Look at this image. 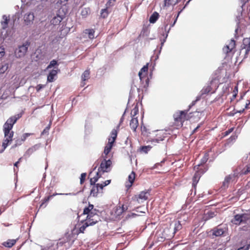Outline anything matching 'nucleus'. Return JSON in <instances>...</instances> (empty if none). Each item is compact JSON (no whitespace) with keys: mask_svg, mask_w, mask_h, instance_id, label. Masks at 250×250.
Masks as SVG:
<instances>
[{"mask_svg":"<svg viewBox=\"0 0 250 250\" xmlns=\"http://www.w3.org/2000/svg\"><path fill=\"white\" fill-rule=\"evenodd\" d=\"M225 230V229H223L220 226H218L212 229V234L217 237L221 236L224 234Z\"/></svg>","mask_w":250,"mask_h":250,"instance_id":"16","label":"nucleus"},{"mask_svg":"<svg viewBox=\"0 0 250 250\" xmlns=\"http://www.w3.org/2000/svg\"><path fill=\"white\" fill-rule=\"evenodd\" d=\"M250 104V101L249 100H247L246 103L245 108L247 109L249 108V105Z\"/></svg>","mask_w":250,"mask_h":250,"instance_id":"63","label":"nucleus"},{"mask_svg":"<svg viewBox=\"0 0 250 250\" xmlns=\"http://www.w3.org/2000/svg\"><path fill=\"white\" fill-rule=\"evenodd\" d=\"M181 12H182V10H180L178 12L177 15L176 16V17L175 18V19L174 21L170 24V26L169 28L168 29H167V31H165L166 33H165V36H164V39H162L161 38H160L161 47H160V50L159 51V54H160L161 53L162 47L164 45V43L166 41V40H167V36H168V33L169 32V31H170L171 28L173 27L174 26V25L175 24V23H176V22L177 21V19H178L180 14L181 13Z\"/></svg>","mask_w":250,"mask_h":250,"instance_id":"6","label":"nucleus"},{"mask_svg":"<svg viewBox=\"0 0 250 250\" xmlns=\"http://www.w3.org/2000/svg\"><path fill=\"white\" fill-rule=\"evenodd\" d=\"M208 157H209L208 154V153H206L204 154L203 157L201 159L200 163L198 164L196 166H195L194 168H195L196 167H197V168H198L200 166L205 164L207 162L208 160Z\"/></svg>","mask_w":250,"mask_h":250,"instance_id":"34","label":"nucleus"},{"mask_svg":"<svg viewBox=\"0 0 250 250\" xmlns=\"http://www.w3.org/2000/svg\"><path fill=\"white\" fill-rule=\"evenodd\" d=\"M117 136V131L116 129H113L111 133L110 137L108 138V142L113 144Z\"/></svg>","mask_w":250,"mask_h":250,"instance_id":"21","label":"nucleus"},{"mask_svg":"<svg viewBox=\"0 0 250 250\" xmlns=\"http://www.w3.org/2000/svg\"><path fill=\"white\" fill-rule=\"evenodd\" d=\"M34 20V15L32 12L25 14L24 16V20L26 24L29 25L33 22Z\"/></svg>","mask_w":250,"mask_h":250,"instance_id":"12","label":"nucleus"},{"mask_svg":"<svg viewBox=\"0 0 250 250\" xmlns=\"http://www.w3.org/2000/svg\"><path fill=\"white\" fill-rule=\"evenodd\" d=\"M86 176V173H82L81 174V177H80V184H83V182H84Z\"/></svg>","mask_w":250,"mask_h":250,"instance_id":"51","label":"nucleus"},{"mask_svg":"<svg viewBox=\"0 0 250 250\" xmlns=\"http://www.w3.org/2000/svg\"><path fill=\"white\" fill-rule=\"evenodd\" d=\"M75 194H76L75 193H54V194H52L51 195H49L47 197H45L43 199V200L42 203L41 204L40 207H41L45 203L48 202L51 198H52L53 197H54V196H56L57 195H75Z\"/></svg>","mask_w":250,"mask_h":250,"instance_id":"17","label":"nucleus"},{"mask_svg":"<svg viewBox=\"0 0 250 250\" xmlns=\"http://www.w3.org/2000/svg\"><path fill=\"white\" fill-rule=\"evenodd\" d=\"M138 126V120L137 118H132L130 122V126L131 128L134 131H136Z\"/></svg>","mask_w":250,"mask_h":250,"instance_id":"22","label":"nucleus"},{"mask_svg":"<svg viewBox=\"0 0 250 250\" xmlns=\"http://www.w3.org/2000/svg\"><path fill=\"white\" fill-rule=\"evenodd\" d=\"M183 224L182 223V221H176L174 223V227L172 228V234L170 237H173L175 234L182 229Z\"/></svg>","mask_w":250,"mask_h":250,"instance_id":"10","label":"nucleus"},{"mask_svg":"<svg viewBox=\"0 0 250 250\" xmlns=\"http://www.w3.org/2000/svg\"><path fill=\"white\" fill-rule=\"evenodd\" d=\"M138 215V214L135 213L130 212L127 215L126 218H134Z\"/></svg>","mask_w":250,"mask_h":250,"instance_id":"53","label":"nucleus"},{"mask_svg":"<svg viewBox=\"0 0 250 250\" xmlns=\"http://www.w3.org/2000/svg\"><path fill=\"white\" fill-rule=\"evenodd\" d=\"M94 208V206L92 204H90L89 203V206L87 207H85L83 209V215H87V216H88L90 214V213L91 211V210Z\"/></svg>","mask_w":250,"mask_h":250,"instance_id":"32","label":"nucleus"},{"mask_svg":"<svg viewBox=\"0 0 250 250\" xmlns=\"http://www.w3.org/2000/svg\"><path fill=\"white\" fill-rule=\"evenodd\" d=\"M101 17L104 19L106 18L108 15L107 8L102 9L101 11Z\"/></svg>","mask_w":250,"mask_h":250,"instance_id":"40","label":"nucleus"},{"mask_svg":"<svg viewBox=\"0 0 250 250\" xmlns=\"http://www.w3.org/2000/svg\"><path fill=\"white\" fill-rule=\"evenodd\" d=\"M148 70V66L147 65H144L141 69L140 71L139 72V76L140 78V79H141V74L142 72H147Z\"/></svg>","mask_w":250,"mask_h":250,"instance_id":"48","label":"nucleus"},{"mask_svg":"<svg viewBox=\"0 0 250 250\" xmlns=\"http://www.w3.org/2000/svg\"><path fill=\"white\" fill-rule=\"evenodd\" d=\"M8 68V64L5 63L0 67V74L4 73Z\"/></svg>","mask_w":250,"mask_h":250,"instance_id":"45","label":"nucleus"},{"mask_svg":"<svg viewBox=\"0 0 250 250\" xmlns=\"http://www.w3.org/2000/svg\"><path fill=\"white\" fill-rule=\"evenodd\" d=\"M60 71V70L58 68L57 69H53L51 70L47 76V82H53L54 81L55 77H56L58 73Z\"/></svg>","mask_w":250,"mask_h":250,"instance_id":"13","label":"nucleus"},{"mask_svg":"<svg viewBox=\"0 0 250 250\" xmlns=\"http://www.w3.org/2000/svg\"><path fill=\"white\" fill-rule=\"evenodd\" d=\"M232 178V177L230 175L226 177L224 181L223 182L222 188H223V189H226L229 187V184Z\"/></svg>","mask_w":250,"mask_h":250,"instance_id":"27","label":"nucleus"},{"mask_svg":"<svg viewBox=\"0 0 250 250\" xmlns=\"http://www.w3.org/2000/svg\"><path fill=\"white\" fill-rule=\"evenodd\" d=\"M96 224V221L91 222L90 220L86 219V222H84L83 225L79 228V232L83 233L85 229L90 226H93Z\"/></svg>","mask_w":250,"mask_h":250,"instance_id":"15","label":"nucleus"},{"mask_svg":"<svg viewBox=\"0 0 250 250\" xmlns=\"http://www.w3.org/2000/svg\"><path fill=\"white\" fill-rule=\"evenodd\" d=\"M250 219V213L237 214L234 216L233 218L231 220V222L235 225H240L247 224L248 221Z\"/></svg>","mask_w":250,"mask_h":250,"instance_id":"3","label":"nucleus"},{"mask_svg":"<svg viewBox=\"0 0 250 250\" xmlns=\"http://www.w3.org/2000/svg\"><path fill=\"white\" fill-rule=\"evenodd\" d=\"M96 185L99 188V190H102L104 187H105V186H104V184H97Z\"/></svg>","mask_w":250,"mask_h":250,"instance_id":"60","label":"nucleus"},{"mask_svg":"<svg viewBox=\"0 0 250 250\" xmlns=\"http://www.w3.org/2000/svg\"><path fill=\"white\" fill-rule=\"evenodd\" d=\"M5 54L4 48L0 47V58H2Z\"/></svg>","mask_w":250,"mask_h":250,"instance_id":"56","label":"nucleus"},{"mask_svg":"<svg viewBox=\"0 0 250 250\" xmlns=\"http://www.w3.org/2000/svg\"><path fill=\"white\" fill-rule=\"evenodd\" d=\"M243 49H245V55L244 58L247 57V55L250 50V38H244L243 41Z\"/></svg>","mask_w":250,"mask_h":250,"instance_id":"9","label":"nucleus"},{"mask_svg":"<svg viewBox=\"0 0 250 250\" xmlns=\"http://www.w3.org/2000/svg\"><path fill=\"white\" fill-rule=\"evenodd\" d=\"M50 129V126L49 125H48V126H46L44 129L43 130L42 132V133H41V135H43L44 134H46V133H48V131Z\"/></svg>","mask_w":250,"mask_h":250,"instance_id":"54","label":"nucleus"},{"mask_svg":"<svg viewBox=\"0 0 250 250\" xmlns=\"http://www.w3.org/2000/svg\"><path fill=\"white\" fill-rule=\"evenodd\" d=\"M101 177V174H100V172L97 171L96 175L93 178L90 179V183L91 185H96V183L98 181V179Z\"/></svg>","mask_w":250,"mask_h":250,"instance_id":"31","label":"nucleus"},{"mask_svg":"<svg viewBox=\"0 0 250 250\" xmlns=\"http://www.w3.org/2000/svg\"><path fill=\"white\" fill-rule=\"evenodd\" d=\"M135 86H131L130 90V92H129V98H128V101L127 104L130 102L131 99L134 98L133 92L135 91Z\"/></svg>","mask_w":250,"mask_h":250,"instance_id":"41","label":"nucleus"},{"mask_svg":"<svg viewBox=\"0 0 250 250\" xmlns=\"http://www.w3.org/2000/svg\"><path fill=\"white\" fill-rule=\"evenodd\" d=\"M63 19V16H61L59 14H57L56 16H55L51 20V23L52 24L54 25H57L60 24L61 21Z\"/></svg>","mask_w":250,"mask_h":250,"instance_id":"18","label":"nucleus"},{"mask_svg":"<svg viewBox=\"0 0 250 250\" xmlns=\"http://www.w3.org/2000/svg\"><path fill=\"white\" fill-rule=\"evenodd\" d=\"M110 182H111L110 180H106L105 182H104L103 183L104 186H106L108 185L110 183Z\"/></svg>","mask_w":250,"mask_h":250,"instance_id":"61","label":"nucleus"},{"mask_svg":"<svg viewBox=\"0 0 250 250\" xmlns=\"http://www.w3.org/2000/svg\"><path fill=\"white\" fill-rule=\"evenodd\" d=\"M180 0H165L164 5L165 6L169 7L170 5H175L180 2Z\"/></svg>","mask_w":250,"mask_h":250,"instance_id":"28","label":"nucleus"},{"mask_svg":"<svg viewBox=\"0 0 250 250\" xmlns=\"http://www.w3.org/2000/svg\"><path fill=\"white\" fill-rule=\"evenodd\" d=\"M126 110V109H125V110L124 112L123 115H122V117L120 119V124H121L123 122V121L124 120V115H125V113Z\"/></svg>","mask_w":250,"mask_h":250,"instance_id":"62","label":"nucleus"},{"mask_svg":"<svg viewBox=\"0 0 250 250\" xmlns=\"http://www.w3.org/2000/svg\"><path fill=\"white\" fill-rule=\"evenodd\" d=\"M98 212H99V210L96 208H93L91 210L90 214L86 216V220H90L91 222H94V221H96L97 223L100 220L99 216L97 214Z\"/></svg>","mask_w":250,"mask_h":250,"instance_id":"7","label":"nucleus"},{"mask_svg":"<svg viewBox=\"0 0 250 250\" xmlns=\"http://www.w3.org/2000/svg\"><path fill=\"white\" fill-rule=\"evenodd\" d=\"M200 125H198L196 128H195L192 131V133L193 134L194 133L196 132L197 130V129L200 127Z\"/></svg>","mask_w":250,"mask_h":250,"instance_id":"64","label":"nucleus"},{"mask_svg":"<svg viewBox=\"0 0 250 250\" xmlns=\"http://www.w3.org/2000/svg\"><path fill=\"white\" fill-rule=\"evenodd\" d=\"M113 144L108 142V145L104 147V153L107 155L111 151Z\"/></svg>","mask_w":250,"mask_h":250,"instance_id":"39","label":"nucleus"},{"mask_svg":"<svg viewBox=\"0 0 250 250\" xmlns=\"http://www.w3.org/2000/svg\"><path fill=\"white\" fill-rule=\"evenodd\" d=\"M149 34V31L147 28H144L141 31L140 36H148Z\"/></svg>","mask_w":250,"mask_h":250,"instance_id":"46","label":"nucleus"},{"mask_svg":"<svg viewBox=\"0 0 250 250\" xmlns=\"http://www.w3.org/2000/svg\"><path fill=\"white\" fill-rule=\"evenodd\" d=\"M16 242L15 239H9L7 241L4 242L3 245L7 248L12 247Z\"/></svg>","mask_w":250,"mask_h":250,"instance_id":"36","label":"nucleus"},{"mask_svg":"<svg viewBox=\"0 0 250 250\" xmlns=\"http://www.w3.org/2000/svg\"><path fill=\"white\" fill-rule=\"evenodd\" d=\"M112 165V161L110 159L106 160L104 158L102 161L100 167L98 168V172H108L111 170V167Z\"/></svg>","mask_w":250,"mask_h":250,"instance_id":"5","label":"nucleus"},{"mask_svg":"<svg viewBox=\"0 0 250 250\" xmlns=\"http://www.w3.org/2000/svg\"><path fill=\"white\" fill-rule=\"evenodd\" d=\"M138 112L139 108L137 104H136L131 111V115L132 116V118H134V117L138 113Z\"/></svg>","mask_w":250,"mask_h":250,"instance_id":"42","label":"nucleus"},{"mask_svg":"<svg viewBox=\"0 0 250 250\" xmlns=\"http://www.w3.org/2000/svg\"><path fill=\"white\" fill-rule=\"evenodd\" d=\"M200 179V176L199 175V174L197 173H196L193 177V183H192V187L195 188L199 180Z\"/></svg>","mask_w":250,"mask_h":250,"instance_id":"38","label":"nucleus"},{"mask_svg":"<svg viewBox=\"0 0 250 250\" xmlns=\"http://www.w3.org/2000/svg\"><path fill=\"white\" fill-rule=\"evenodd\" d=\"M233 130V128H229L228 130L226 131L225 132V136H227L228 135L229 133H230Z\"/></svg>","mask_w":250,"mask_h":250,"instance_id":"59","label":"nucleus"},{"mask_svg":"<svg viewBox=\"0 0 250 250\" xmlns=\"http://www.w3.org/2000/svg\"><path fill=\"white\" fill-rule=\"evenodd\" d=\"M31 135H32L31 133H25L22 135V136L21 137V141L23 142L25 141V140L27 139V137L30 136Z\"/></svg>","mask_w":250,"mask_h":250,"instance_id":"49","label":"nucleus"},{"mask_svg":"<svg viewBox=\"0 0 250 250\" xmlns=\"http://www.w3.org/2000/svg\"><path fill=\"white\" fill-rule=\"evenodd\" d=\"M30 45V42L29 41H26L22 44L19 45L15 50V56L18 58L24 57Z\"/></svg>","mask_w":250,"mask_h":250,"instance_id":"4","label":"nucleus"},{"mask_svg":"<svg viewBox=\"0 0 250 250\" xmlns=\"http://www.w3.org/2000/svg\"><path fill=\"white\" fill-rule=\"evenodd\" d=\"M41 147V144H37L32 147L29 148L25 152L24 154V156L25 157H29L33 153H34L35 151H37V150L39 149V148Z\"/></svg>","mask_w":250,"mask_h":250,"instance_id":"11","label":"nucleus"},{"mask_svg":"<svg viewBox=\"0 0 250 250\" xmlns=\"http://www.w3.org/2000/svg\"><path fill=\"white\" fill-rule=\"evenodd\" d=\"M150 195L149 190L142 191L139 194L135 195V198L138 200L139 199L143 201L146 200L148 198V196Z\"/></svg>","mask_w":250,"mask_h":250,"instance_id":"14","label":"nucleus"},{"mask_svg":"<svg viewBox=\"0 0 250 250\" xmlns=\"http://www.w3.org/2000/svg\"><path fill=\"white\" fill-rule=\"evenodd\" d=\"M172 18L171 15H167L165 17V19L164 21V25L163 27L161 28V30L162 32H160V34L162 36H165V31H166L167 30V28L168 26V25L170 23L171 19Z\"/></svg>","mask_w":250,"mask_h":250,"instance_id":"8","label":"nucleus"},{"mask_svg":"<svg viewBox=\"0 0 250 250\" xmlns=\"http://www.w3.org/2000/svg\"><path fill=\"white\" fill-rule=\"evenodd\" d=\"M135 178V173L134 171H132V172L128 175V180L130 183L129 185H126V187L127 188H129L131 187L132 184L133 183Z\"/></svg>","mask_w":250,"mask_h":250,"instance_id":"26","label":"nucleus"},{"mask_svg":"<svg viewBox=\"0 0 250 250\" xmlns=\"http://www.w3.org/2000/svg\"><path fill=\"white\" fill-rule=\"evenodd\" d=\"M212 87L210 84L206 86H204L201 90L199 96H201V98H204L205 95L208 94L211 90Z\"/></svg>","mask_w":250,"mask_h":250,"instance_id":"19","label":"nucleus"},{"mask_svg":"<svg viewBox=\"0 0 250 250\" xmlns=\"http://www.w3.org/2000/svg\"><path fill=\"white\" fill-rule=\"evenodd\" d=\"M2 19H3L4 21H1V24L2 25V29H5L7 27L8 23L9 21V18L4 15H3Z\"/></svg>","mask_w":250,"mask_h":250,"instance_id":"30","label":"nucleus"},{"mask_svg":"<svg viewBox=\"0 0 250 250\" xmlns=\"http://www.w3.org/2000/svg\"><path fill=\"white\" fill-rule=\"evenodd\" d=\"M92 186L90 190V195L93 197H97L98 194L100 193L99 188L96 185H91Z\"/></svg>","mask_w":250,"mask_h":250,"instance_id":"24","label":"nucleus"},{"mask_svg":"<svg viewBox=\"0 0 250 250\" xmlns=\"http://www.w3.org/2000/svg\"><path fill=\"white\" fill-rule=\"evenodd\" d=\"M22 143V142L21 141V139H17L15 140V146H18L21 145Z\"/></svg>","mask_w":250,"mask_h":250,"instance_id":"55","label":"nucleus"},{"mask_svg":"<svg viewBox=\"0 0 250 250\" xmlns=\"http://www.w3.org/2000/svg\"><path fill=\"white\" fill-rule=\"evenodd\" d=\"M43 87V85L40 84L37 85L36 87V90L37 91H39L41 89H42Z\"/></svg>","mask_w":250,"mask_h":250,"instance_id":"58","label":"nucleus"},{"mask_svg":"<svg viewBox=\"0 0 250 250\" xmlns=\"http://www.w3.org/2000/svg\"><path fill=\"white\" fill-rule=\"evenodd\" d=\"M216 215V212L212 211H209L207 213L205 214L204 218L205 220H209Z\"/></svg>","mask_w":250,"mask_h":250,"instance_id":"35","label":"nucleus"},{"mask_svg":"<svg viewBox=\"0 0 250 250\" xmlns=\"http://www.w3.org/2000/svg\"><path fill=\"white\" fill-rule=\"evenodd\" d=\"M201 99V96L198 95L196 97L195 100H194L189 105L188 109L186 110L181 111L179 112L176 113L174 115V120L176 122H180L181 126L183 125V122L185 120H188V118L187 117V113L189 109L193 106H194L196 103Z\"/></svg>","mask_w":250,"mask_h":250,"instance_id":"2","label":"nucleus"},{"mask_svg":"<svg viewBox=\"0 0 250 250\" xmlns=\"http://www.w3.org/2000/svg\"><path fill=\"white\" fill-rule=\"evenodd\" d=\"M84 33L85 34H87L88 36V38L90 39H93L95 38V37H94L95 31L93 29H86L84 31Z\"/></svg>","mask_w":250,"mask_h":250,"instance_id":"29","label":"nucleus"},{"mask_svg":"<svg viewBox=\"0 0 250 250\" xmlns=\"http://www.w3.org/2000/svg\"><path fill=\"white\" fill-rule=\"evenodd\" d=\"M115 0H108L106 3V6L107 8L112 6L114 5Z\"/></svg>","mask_w":250,"mask_h":250,"instance_id":"52","label":"nucleus"},{"mask_svg":"<svg viewBox=\"0 0 250 250\" xmlns=\"http://www.w3.org/2000/svg\"><path fill=\"white\" fill-rule=\"evenodd\" d=\"M245 3H243L242 4V5L241 6V8H240V9L239 10H238V14L236 16V23H237V25H239V23H240V21L242 19V12H243V6H244L245 5Z\"/></svg>","mask_w":250,"mask_h":250,"instance_id":"23","label":"nucleus"},{"mask_svg":"<svg viewBox=\"0 0 250 250\" xmlns=\"http://www.w3.org/2000/svg\"><path fill=\"white\" fill-rule=\"evenodd\" d=\"M235 44V41L234 40H231L230 44L229 45H227L223 48V51L227 54L230 52L234 47Z\"/></svg>","mask_w":250,"mask_h":250,"instance_id":"20","label":"nucleus"},{"mask_svg":"<svg viewBox=\"0 0 250 250\" xmlns=\"http://www.w3.org/2000/svg\"><path fill=\"white\" fill-rule=\"evenodd\" d=\"M59 63L56 60H53L50 61L49 65L47 66L46 69H49L53 67H54V69H57L58 68Z\"/></svg>","mask_w":250,"mask_h":250,"instance_id":"33","label":"nucleus"},{"mask_svg":"<svg viewBox=\"0 0 250 250\" xmlns=\"http://www.w3.org/2000/svg\"><path fill=\"white\" fill-rule=\"evenodd\" d=\"M90 75V71L89 70H86L84 71L82 75V80L84 82L86 80H88L89 78Z\"/></svg>","mask_w":250,"mask_h":250,"instance_id":"37","label":"nucleus"},{"mask_svg":"<svg viewBox=\"0 0 250 250\" xmlns=\"http://www.w3.org/2000/svg\"><path fill=\"white\" fill-rule=\"evenodd\" d=\"M164 140V137H158V138H154V139H152V140H151V142L152 143V144H155V143H160L161 141H162Z\"/></svg>","mask_w":250,"mask_h":250,"instance_id":"47","label":"nucleus"},{"mask_svg":"<svg viewBox=\"0 0 250 250\" xmlns=\"http://www.w3.org/2000/svg\"><path fill=\"white\" fill-rule=\"evenodd\" d=\"M90 12V9L88 8H84L81 11V15L83 17H86Z\"/></svg>","mask_w":250,"mask_h":250,"instance_id":"43","label":"nucleus"},{"mask_svg":"<svg viewBox=\"0 0 250 250\" xmlns=\"http://www.w3.org/2000/svg\"><path fill=\"white\" fill-rule=\"evenodd\" d=\"M151 148L150 146H142L140 148V150L145 153H147Z\"/></svg>","mask_w":250,"mask_h":250,"instance_id":"44","label":"nucleus"},{"mask_svg":"<svg viewBox=\"0 0 250 250\" xmlns=\"http://www.w3.org/2000/svg\"><path fill=\"white\" fill-rule=\"evenodd\" d=\"M159 17V14L157 12H154L150 16L149 21L151 23H154L157 21Z\"/></svg>","mask_w":250,"mask_h":250,"instance_id":"25","label":"nucleus"},{"mask_svg":"<svg viewBox=\"0 0 250 250\" xmlns=\"http://www.w3.org/2000/svg\"><path fill=\"white\" fill-rule=\"evenodd\" d=\"M242 172L244 174H247L250 172V165H247L246 167L243 169Z\"/></svg>","mask_w":250,"mask_h":250,"instance_id":"50","label":"nucleus"},{"mask_svg":"<svg viewBox=\"0 0 250 250\" xmlns=\"http://www.w3.org/2000/svg\"><path fill=\"white\" fill-rule=\"evenodd\" d=\"M21 117V114H18L10 117L3 125V132L4 137L6 138L4 140L2 146L3 150L0 151L2 152L8 146L9 142L12 140V138L14 135V132L11 131L14 125L17 122V120Z\"/></svg>","mask_w":250,"mask_h":250,"instance_id":"1","label":"nucleus"},{"mask_svg":"<svg viewBox=\"0 0 250 250\" xmlns=\"http://www.w3.org/2000/svg\"><path fill=\"white\" fill-rule=\"evenodd\" d=\"M127 209V207H125L124 205H123L122 207L119 208V210H121V211L119 213H123V212L125 211Z\"/></svg>","mask_w":250,"mask_h":250,"instance_id":"57","label":"nucleus"}]
</instances>
